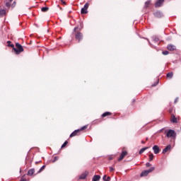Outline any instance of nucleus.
Here are the masks:
<instances>
[{
    "instance_id": "3",
    "label": "nucleus",
    "mask_w": 181,
    "mask_h": 181,
    "mask_svg": "<svg viewBox=\"0 0 181 181\" xmlns=\"http://www.w3.org/2000/svg\"><path fill=\"white\" fill-rule=\"evenodd\" d=\"M167 138H176V132L173 129H169L166 134Z\"/></svg>"
},
{
    "instance_id": "29",
    "label": "nucleus",
    "mask_w": 181,
    "mask_h": 181,
    "mask_svg": "<svg viewBox=\"0 0 181 181\" xmlns=\"http://www.w3.org/2000/svg\"><path fill=\"white\" fill-rule=\"evenodd\" d=\"M151 160H153V153L149 154V161L151 162Z\"/></svg>"
},
{
    "instance_id": "16",
    "label": "nucleus",
    "mask_w": 181,
    "mask_h": 181,
    "mask_svg": "<svg viewBox=\"0 0 181 181\" xmlns=\"http://www.w3.org/2000/svg\"><path fill=\"white\" fill-rule=\"evenodd\" d=\"M171 122H173V124L177 123V118H176L175 115H172Z\"/></svg>"
},
{
    "instance_id": "12",
    "label": "nucleus",
    "mask_w": 181,
    "mask_h": 181,
    "mask_svg": "<svg viewBox=\"0 0 181 181\" xmlns=\"http://www.w3.org/2000/svg\"><path fill=\"white\" fill-rule=\"evenodd\" d=\"M87 175H88V172L86 171V172L82 173V174L79 176L78 179H79V180H84L86 177H87Z\"/></svg>"
},
{
    "instance_id": "34",
    "label": "nucleus",
    "mask_w": 181,
    "mask_h": 181,
    "mask_svg": "<svg viewBox=\"0 0 181 181\" xmlns=\"http://www.w3.org/2000/svg\"><path fill=\"white\" fill-rule=\"evenodd\" d=\"M163 54H164V56L169 54V51H163Z\"/></svg>"
},
{
    "instance_id": "18",
    "label": "nucleus",
    "mask_w": 181,
    "mask_h": 181,
    "mask_svg": "<svg viewBox=\"0 0 181 181\" xmlns=\"http://www.w3.org/2000/svg\"><path fill=\"white\" fill-rule=\"evenodd\" d=\"M101 179V177L98 175H95L93 177V181H98Z\"/></svg>"
},
{
    "instance_id": "17",
    "label": "nucleus",
    "mask_w": 181,
    "mask_h": 181,
    "mask_svg": "<svg viewBox=\"0 0 181 181\" xmlns=\"http://www.w3.org/2000/svg\"><path fill=\"white\" fill-rule=\"evenodd\" d=\"M111 112H105L103 114H102L101 117L102 118H105V117H109V115H111Z\"/></svg>"
},
{
    "instance_id": "48",
    "label": "nucleus",
    "mask_w": 181,
    "mask_h": 181,
    "mask_svg": "<svg viewBox=\"0 0 181 181\" xmlns=\"http://www.w3.org/2000/svg\"><path fill=\"white\" fill-rule=\"evenodd\" d=\"M35 163H39V162L37 161V162H35Z\"/></svg>"
},
{
    "instance_id": "36",
    "label": "nucleus",
    "mask_w": 181,
    "mask_h": 181,
    "mask_svg": "<svg viewBox=\"0 0 181 181\" xmlns=\"http://www.w3.org/2000/svg\"><path fill=\"white\" fill-rule=\"evenodd\" d=\"M8 47H12L13 49V47H15V45L13 44H10V45H8Z\"/></svg>"
},
{
    "instance_id": "46",
    "label": "nucleus",
    "mask_w": 181,
    "mask_h": 181,
    "mask_svg": "<svg viewBox=\"0 0 181 181\" xmlns=\"http://www.w3.org/2000/svg\"><path fill=\"white\" fill-rule=\"evenodd\" d=\"M135 101H136V100H135V99H134V100H133V103H135Z\"/></svg>"
},
{
    "instance_id": "31",
    "label": "nucleus",
    "mask_w": 181,
    "mask_h": 181,
    "mask_svg": "<svg viewBox=\"0 0 181 181\" xmlns=\"http://www.w3.org/2000/svg\"><path fill=\"white\" fill-rule=\"evenodd\" d=\"M6 6L7 8H11V2L7 1V2L6 3Z\"/></svg>"
},
{
    "instance_id": "8",
    "label": "nucleus",
    "mask_w": 181,
    "mask_h": 181,
    "mask_svg": "<svg viewBox=\"0 0 181 181\" xmlns=\"http://www.w3.org/2000/svg\"><path fill=\"white\" fill-rule=\"evenodd\" d=\"M163 2H165V0H158L155 4L156 8H160L162 5H163Z\"/></svg>"
},
{
    "instance_id": "26",
    "label": "nucleus",
    "mask_w": 181,
    "mask_h": 181,
    "mask_svg": "<svg viewBox=\"0 0 181 181\" xmlns=\"http://www.w3.org/2000/svg\"><path fill=\"white\" fill-rule=\"evenodd\" d=\"M87 127H88V125H85V126L82 127L81 129H78L79 132H81V131H84V129H87Z\"/></svg>"
},
{
    "instance_id": "43",
    "label": "nucleus",
    "mask_w": 181,
    "mask_h": 181,
    "mask_svg": "<svg viewBox=\"0 0 181 181\" xmlns=\"http://www.w3.org/2000/svg\"><path fill=\"white\" fill-rule=\"evenodd\" d=\"M141 144H145V141H141Z\"/></svg>"
},
{
    "instance_id": "38",
    "label": "nucleus",
    "mask_w": 181,
    "mask_h": 181,
    "mask_svg": "<svg viewBox=\"0 0 181 181\" xmlns=\"http://www.w3.org/2000/svg\"><path fill=\"white\" fill-rule=\"evenodd\" d=\"M62 4H63V5H66V1H63V0H59Z\"/></svg>"
},
{
    "instance_id": "32",
    "label": "nucleus",
    "mask_w": 181,
    "mask_h": 181,
    "mask_svg": "<svg viewBox=\"0 0 181 181\" xmlns=\"http://www.w3.org/2000/svg\"><path fill=\"white\" fill-rule=\"evenodd\" d=\"M159 83V80H158L156 83H154L151 86L156 87V85Z\"/></svg>"
},
{
    "instance_id": "15",
    "label": "nucleus",
    "mask_w": 181,
    "mask_h": 181,
    "mask_svg": "<svg viewBox=\"0 0 181 181\" xmlns=\"http://www.w3.org/2000/svg\"><path fill=\"white\" fill-rule=\"evenodd\" d=\"M151 39L153 42H154V43H158V42H159V37L156 35H153V37H151Z\"/></svg>"
},
{
    "instance_id": "28",
    "label": "nucleus",
    "mask_w": 181,
    "mask_h": 181,
    "mask_svg": "<svg viewBox=\"0 0 181 181\" xmlns=\"http://www.w3.org/2000/svg\"><path fill=\"white\" fill-rule=\"evenodd\" d=\"M67 144H69V141H65L64 144L62 145L61 148H66V146H67Z\"/></svg>"
},
{
    "instance_id": "40",
    "label": "nucleus",
    "mask_w": 181,
    "mask_h": 181,
    "mask_svg": "<svg viewBox=\"0 0 181 181\" xmlns=\"http://www.w3.org/2000/svg\"><path fill=\"white\" fill-rule=\"evenodd\" d=\"M145 39H146V40H148V44L150 45V46H152V44H151V42H149V40H148V38H145Z\"/></svg>"
},
{
    "instance_id": "47",
    "label": "nucleus",
    "mask_w": 181,
    "mask_h": 181,
    "mask_svg": "<svg viewBox=\"0 0 181 181\" xmlns=\"http://www.w3.org/2000/svg\"><path fill=\"white\" fill-rule=\"evenodd\" d=\"M12 1H13V0H10V2H12Z\"/></svg>"
},
{
    "instance_id": "19",
    "label": "nucleus",
    "mask_w": 181,
    "mask_h": 181,
    "mask_svg": "<svg viewBox=\"0 0 181 181\" xmlns=\"http://www.w3.org/2000/svg\"><path fill=\"white\" fill-rule=\"evenodd\" d=\"M103 181H111V177L107 175H103Z\"/></svg>"
},
{
    "instance_id": "21",
    "label": "nucleus",
    "mask_w": 181,
    "mask_h": 181,
    "mask_svg": "<svg viewBox=\"0 0 181 181\" xmlns=\"http://www.w3.org/2000/svg\"><path fill=\"white\" fill-rule=\"evenodd\" d=\"M146 149H149V147H144V148H142L141 149H140V151H139V155H142V153L144 151H146Z\"/></svg>"
},
{
    "instance_id": "20",
    "label": "nucleus",
    "mask_w": 181,
    "mask_h": 181,
    "mask_svg": "<svg viewBox=\"0 0 181 181\" xmlns=\"http://www.w3.org/2000/svg\"><path fill=\"white\" fill-rule=\"evenodd\" d=\"M167 49L172 52V51L175 50V46L173 45H168Z\"/></svg>"
},
{
    "instance_id": "13",
    "label": "nucleus",
    "mask_w": 181,
    "mask_h": 181,
    "mask_svg": "<svg viewBox=\"0 0 181 181\" xmlns=\"http://www.w3.org/2000/svg\"><path fill=\"white\" fill-rule=\"evenodd\" d=\"M35 174V168H31L28 171V176H33V175Z\"/></svg>"
},
{
    "instance_id": "7",
    "label": "nucleus",
    "mask_w": 181,
    "mask_h": 181,
    "mask_svg": "<svg viewBox=\"0 0 181 181\" xmlns=\"http://www.w3.org/2000/svg\"><path fill=\"white\" fill-rule=\"evenodd\" d=\"M152 149L153 151V153L156 155H158V153H159V152H160V148H159V146H158V145L153 146Z\"/></svg>"
},
{
    "instance_id": "41",
    "label": "nucleus",
    "mask_w": 181,
    "mask_h": 181,
    "mask_svg": "<svg viewBox=\"0 0 181 181\" xmlns=\"http://www.w3.org/2000/svg\"><path fill=\"white\" fill-rule=\"evenodd\" d=\"M11 41H7L8 45H11Z\"/></svg>"
},
{
    "instance_id": "35",
    "label": "nucleus",
    "mask_w": 181,
    "mask_h": 181,
    "mask_svg": "<svg viewBox=\"0 0 181 181\" xmlns=\"http://www.w3.org/2000/svg\"><path fill=\"white\" fill-rule=\"evenodd\" d=\"M146 168H151L152 166V165L150 164V163H146Z\"/></svg>"
},
{
    "instance_id": "30",
    "label": "nucleus",
    "mask_w": 181,
    "mask_h": 181,
    "mask_svg": "<svg viewBox=\"0 0 181 181\" xmlns=\"http://www.w3.org/2000/svg\"><path fill=\"white\" fill-rule=\"evenodd\" d=\"M99 122H101V119H97L93 122V124H99Z\"/></svg>"
},
{
    "instance_id": "42",
    "label": "nucleus",
    "mask_w": 181,
    "mask_h": 181,
    "mask_svg": "<svg viewBox=\"0 0 181 181\" xmlns=\"http://www.w3.org/2000/svg\"><path fill=\"white\" fill-rule=\"evenodd\" d=\"M162 131H163V129H160L159 132H162Z\"/></svg>"
},
{
    "instance_id": "6",
    "label": "nucleus",
    "mask_w": 181,
    "mask_h": 181,
    "mask_svg": "<svg viewBox=\"0 0 181 181\" xmlns=\"http://www.w3.org/2000/svg\"><path fill=\"white\" fill-rule=\"evenodd\" d=\"M155 18H163V13L160 11H157L153 13Z\"/></svg>"
},
{
    "instance_id": "25",
    "label": "nucleus",
    "mask_w": 181,
    "mask_h": 181,
    "mask_svg": "<svg viewBox=\"0 0 181 181\" xmlns=\"http://www.w3.org/2000/svg\"><path fill=\"white\" fill-rule=\"evenodd\" d=\"M41 11L42 12H47V11H49V7H42Z\"/></svg>"
},
{
    "instance_id": "1",
    "label": "nucleus",
    "mask_w": 181,
    "mask_h": 181,
    "mask_svg": "<svg viewBox=\"0 0 181 181\" xmlns=\"http://www.w3.org/2000/svg\"><path fill=\"white\" fill-rule=\"evenodd\" d=\"M12 51L14 52L16 54H21V53L23 52V47H22V45L19 42H17L16 43V47H13Z\"/></svg>"
},
{
    "instance_id": "22",
    "label": "nucleus",
    "mask_w": 181,
    "mask_h": 181,
    "mask_svg": "<svg viewBox=\"0 0 181 181\" xmlns=\"http://www.w3.org/2000/svg\"><path fill=\"white\" fill-rule=\"evenodd\" d=\"M167 78H172L173 77V72H169L166 75Z\"/></svg>"
},
{
    "instance_id": "45",
    "label": "nucleus",
    "mask_w": 181,
    "mask_h": 181,
    "mask_svg": "<svg viewBox=\"0 0 181 181\" xmlns=\"http://www.w3.org/2000/svg\"><path fill=\"white\" fill-rule=\"evenodd\" d=\"M20 181H26V180H22V179H21Z\"/></svg>"
},
{
    "instance_id": "5",
    "label": "nucleus",
    "mask_w": 181,
    "mask_h": 181,
    "mask_svg": "<svg viewBox=\"0 0 181 181\" xmlns=\"http://www.w3.org/2000/svg\"><path fill=\"white\" fill-rule=\"evenodd\" d=\"M75 39L76 40V42H81V40H83V33H81V32H78L75 34Z\"/></svg>"
},
{
    "instance_id": "11",
    "label": "nucleus",
    "mask_w": 181,
    "mask_h": 181,
    "mask_svg": "<svg viewBox=\"0 0 181 181\" xmlns=\"http://www.w3.org/2000/svg\"><path fill=\"white\" fill-rule=\"evenodd\" d=\"M127 153H128L127 152V151H122V152L121 153V154H120V157H119V159H118L119 162L121 161V160H122V159H124V158H125V156H127Z\"/></svg>"
},
{
    "instance_id": "4",
    "label": "nucleus",
    "mask_w": 181,
    "mask_h": 181,
    "mask_svg": "<svg viewBox=\"0 0 181 181\" xmlns=\"http://www.w3.org/2000/svg\"><path fill=\"white\" fill-rule=\"evenodd\" d=\"M88 6H90V4L86 3L83 8H81V13L83 15L84 13H88Z\"/></svg>"
},
{
    "instance_id": "10",
    "label": "nucleus",
    "mask_w": 181,
    "mask_h": 181,
    "mask_svg": "<svg viewBox=\"0 0 181 181\" xmlns=\"http://www.w3.org/2000/svg\"><path fill=\"white\" fill-rule=\"evenodd\" d=\"M77 135H80V130L76 129L74 130L71 134H70V138H73V136H77Z\"/></svg>"
},
{
    "instance_id": "9",
    "label": "nucleus",
    "mask_w": 181,
    "mask_h": 181,
    "mask_svg": "<svg viewBox=\"0 0 181 181\" xmlns=\"http://www.w3.org/2000/svg\"><path fill=\"white\" fill-rule=\"evenodd\" d=\"M83 28H84V25L83 24V22L80 21L79 25L77 27H75L74 28V32H76V30H77V29H78L79 30H81V29H83Z\"/></svg>"
},
{
    "instance_id": "39",
    "label": "nucleus",
    "mask_w": 181,
    "mask_h": 181,
    "mask_svg": "<svg viewBox=\"0 0 181 181\" xmlns=\"http://www.w3.org/2000/svg\"><path fill=\"white\" fill-rule=\"evenodd\" d=\"M114 170H115L114 168L110 167V172H112Z\"/></svg>"
},
{
    "instance_id": "37",
    "label": "nucleus",
    "mask_w": 181,
    "mask_h": 181,
    "mask_svg": "<svg viewBox=\"0 0 181 181\" xmlns=\"http://www.w3.org/2000/svg\"><path fill=\"white\" fill-rule=\"evenodd\" d=\"M177 101H179V98H176L175 99V101H174L175 104H176V103H177Z\"/></svg>"
},
{
    "instance_id": "23",
    "label": "nucleus",
    "mask_w": 181,
    "mask_h": 181,
    "mask_svg": "<svg viewBox=\"0 0 181 181\" xmlns=\"http://www.w3.org/2000/svg\"><path fill=\"white\" fill-rule=\"evenodd\" d=\"M6 11L5 9L3 8L0 10V15L1 16H4V15H6Z\"/></svg>"
},
{
    "instance_id": "2",
    "label": "nucleus",
    "mask_w": 181,
    "mask_h": 181,
    "mask_svg": "<svg viewBox=\"0 0 181 181\" xmlns=\"http://www.w3.org/2000/svg\"><path fill=\"white\" fill-rule=\"evenodd\" d=\"M155 170V167H151L148 170H143L140 175L141 177H144L145 176H148L149 173L153 172Z\"/></svg>"
},
{
    "instance_id": "33",
    "label": "nucleus",
    "mask_w": 181,
    "mask_h": 181,
    "mask_svg": "<svg viewBox=\"0 0 181 181\" xmlns=\"http://www.w3.org/2000/svg\"><path fill=\"white\" fill-rule=\"evenodd\" d=\"M59 160V157L55 156L54 157V160H52V163H54V162H56V160Z\"/></svg>"
},
{
    "instance_id": "14",
    "label": "nucleus",
    "mask_w": 181,
    "mask_h": 181,
    "mask_svg": "<svg viewBox=\"0 0 181 181\" xmlns=\"http://www.w3.org/2000/svg\"><path fill=\"white\" fill-rule=\"evenodd\" d=\"M170 148H172V146L170 144L166 146V147L163 150L162 153H166L168 151H170Z\"/></svg>"
},
{
    "instance_id": "44",
    "label": "nucleus",
    "mask_w": 181,
    "mask_h": 181,
    "mask_svg": "<svg viewBox=\"0 0 181 181\" xmlns=\"http://www.w3.org/2000/svg\"><path fill=\"white\" fill-rule=\"evenodd\" d=\"M13 5H16V2L14 1L13 4Z\"/></svg>"
},
{
    "instance_id": "27",
    "label": "nucleus",
    "mask_w": 181,
    "mask_h": 181,
    "mask_svg": "<svg viewBox=\"0 0 181 181\" xmlns=\"http://www.w3.org/2000/svg\"><path fill=\"white\" fill-rule=\"evenodd\" d=\"M151 4V1H147L145 2V8H148L149 5Z\"/></svg>"
},
{
    "instance_id": "24",
    "label": "nucleus",
    "mask_w": 181,
    "mask_h": 181,
    "mask_svg": "<svg viewBox=\"0 0 181 181\" xmlns=\"http://www.w3.org/2000/svg\"><path fill=\"white\" fill-rule=\"evenodd\" d=\"M45 168H46V165H42L40 170L37 172V173H41V172H43L45 170Z\"/></svg>"
}]
</instances>
